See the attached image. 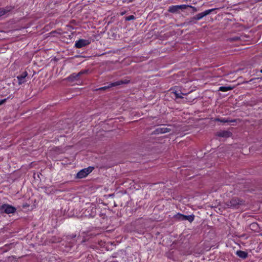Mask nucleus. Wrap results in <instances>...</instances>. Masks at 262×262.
I'll return each mask as SVG.
<instances>
[{
    "label": "nucleus",
    "mask_w": 262,
    "mask_h": 262,
    "mask_svg": "<svg viewBox=\"0 0 262 262\" xmlns=\"http://www.w3.org/2000/svg\"><path fill=\"white\" fill-rule=\"evenodd\" d=\"M86 73V71L83 70V71H81L80 72H79L78 73H73V74H71L69 76H68L67 79L69 81L73 82L75 80H77L79 79V77L81 75L85 74Z\"/></svg>",
    "instance_id": "obj_7"
},
{
    "label": "nucleus",
    "mask_w": 262,
    "mask_h": 262,
    "mask_svg": "<svg viewBox=\"0 0 262 262\" xmlns=\"http://www.w3.org/2000/svg\"><path fill=\"white\" fill-rule=\"evenodd\" d=\"M188 7V5H174L171 6L169 7L168 11L171 13H177L180 10L185 9L186 8Z\"/></svg>",
    "instance_id": "obj_8"
},
{
    "label": "nucleus",
    "mask_w": 262,
    "mask_h": 262,
    "mask_svg": "<svg viewBox=\"0 0 262 262\" xmlns=\"http://www.w3.org/2000/svg\"><path fill=\"white\" fill-rule=\"evenodd\" d=\"M215 9H211L206 10L205 11L198 13L195 16H193L192 19L195 20H199L203 18L204 16L209 14L212 12H213Z\"/></svg>",
    "instance_id": "obj_6"
},
{
    "label": "nucleus",
    "mask_w": 262,
    "mask_h": 262,
    "mask_svg": "<svg viewBox=\"0 0 262 262\" xmlns=\"http://www.w3.org/2000/svg\"><path fill=\"white\" fill-rule=\"evenodd\" d=\"M215 121L217 122H220L222 123H229V122H235V120H229L227 118H216L215 119Z\"/></svg>",
    "instance_id": "obj_14"
},
{
    "label": "nucleus",
    "mask_w": 262,
    "mask_h": 262,
    "mask_svg": "<svg viewBox=\"0 0 262 262\" xmlns=\"http://www.w3.org/2000/svg\"><path fill=\"white\" fill-rule=\"evenodd\" d=\"M240 39V37H238V36H235V37H231L229 39V40L230 41H237V40H238Z\"/></svg>",
    "instance_id": "obj_21"
},
{
    "label": "nucleus",
    "mask_w": 262,
    "mask_h": 262,
    "mask_svg": "<svg viewBox=\"0 0 262 262\" xmlns=\"http://www.w3.org/2000/svg\"><path fill=\"white\" fill-rule=\"evenodd\" d=\"M6 100H7V99L0 100V105L4 104L6 101Z\"/></svg>",
    "instance_id": "obj_23"
},
{
    "label": "nucleus",
    "mask_w": 262,
    "mask_h": 262,
    "mask_svg": "<svg viewBox=\"0 0 262 262\" xmlns=\"http://www.w3.org/2000/svg\"><path fill=\"white\" fill-rule=\"evenodd\" d=\"M170 129L167 127H158L154 131V134L155 135L164 134L169 132Z\"/></svg>",
    "instance_id": "obj_11"
},
{
    "label": "nucleus",
    "mask_w": 262,
    "mask_h": 262,
    "mask_svg": "<svg viewBox=\"0 0 262 262\" xmlns=\"http://www.w3.org/2000/svg\"><path fill=\"white\" fill-rule=\"evenodd\" d=\"M216 135L220 137L228 138L231 136L232 133L227 130H221L217 132Z\"/></svg>",
    "instance_id": "obj_12"
},
{
    "label": "nucleus",
    "mask_w": 262,
    "mask_h": 262,
    "mask_svg": "<svg viewBox=\"0 0 262 262\" xmlns=\"http://www.w3.org/2000/svg\"><path fill=\"white\" fill-rule=\"evenodd\" d=\"M16 211V208L15 207L8 204H4L0 206V211L1 213H5L9 214L14 213Z\"/></svg>",
    "instance_id": "obj_2"
},
{
    "label": "nucleus",
    "mask_w": 262,
    "mask_h": 262,
    "mask_svg": "<svg viewBox=\"0 0 262 262\" xmlns=\"http://www.w3.org/2000/svg\"><path fill=\"white\" fill-rule=\"evenodd\" d=\"M83 214L86 217L89 218L94 217L96 215V207L95 205H91L88 207L86 209L83 211Z\"/></svg>",
    "instance_id": "obj_3"
},
{
    "label": "nucleus",
    "mask_w": 262,
    "mask_h": 262,
    "mask_svg": "<svg viewBox=\"0 0 262 262\" xmlns=\"http://www.w3.org/2000/svg\"><path fill=\"white\" fill-rule=\"evenodd\" d=\"M194 219V216L193 215H186L185 221L187 220L190 223H191L193 221Z\"/></svg>",
    "instance_id": "obj_19"
},
{
    "label": "nucleus",
    "mask_w": 262,
    "mask_h": 262,
    "mask_svg": "<svg viewBox=\"0 0 262 262\" xmlns=\"http://www.w3.org/2000/svg\"><path fill=\"white\" fill-rule=\"evenodd\" d=\"M133 1V0H128L129 3L132 2Z\"/></svg>",
    "instance_id": "obj_25"
},
{
    "label": "nucleus",
    "mask_w": 262,
    "mask_h": 262,
    "mask_svg": "<svg viewBox=\"0 0 262 262\" xmlns=\"http://www.w3.org/2000/svg\"><path fill=\"white\" fill-rule=\"evenodd\" d=\"M236 255L238 257H239L243 259H245L248 257V253L246 251H242V250H237L236 252Z\"/></svg>",
    "instance_id": "obj_13"
},
{
    "label": "nucleus",
    "mask_w": 262,
    "mask_h": 262,
    "mask_svg": "<svg viewBox=\"0 0 262 262\" xmlns=\"http://www.w3.org/2000/svg\"><path fill=\"white\" fill-rule=\"evenodd\" d=\"M136 19V17L134 15H129V16H126L125 17V20L126 21H130V20H134Z\"/></svg>",
    "instance_id": "obj_20"
},
{
    "label": "nucleus",
    "mask_w": 262,
    "mask_h": 262,
    "mask_svg": "<svg viewBox=\"0 0 262 262\" xmlns=\"http://www.w3.org/2000/svg\"><path fill=\"white\" fill-rule=\"evenodd\" d=\"M27 76V72L24 71L21 74L17 76V79H18V83L19 85H21L26 81L25 78Z\"/></svg>",
    "instance_id": "obj_10"
},
{
    "label": "nucleus",
    "mask_w": 262,
    "mask_h": 262,
    "mask_svg": "<svg viewBox=\"0 0 262 262\" xmlns=\"http://www.w3.org/2000/svg\"><path fill=\"white\" fill-rule=\"evenodd\" d=\"M260 72L262 73V69L260 70Z\"/></svg>",
    "instance_id": "obj_26"
},
{
    "label": "nucleus",
    "mask_w": 262,
    "mask_h": 262,
    "mask_svg": "<svg viewBox=\"0 0 262 262\" xmlns=\"http://www.w3.org/2000/svg\"><path fill=\"white\" fill-rule=\"evenodd\" d=\"M94 169L93 167L90 166L86 168H84L80 170L77 173V178L82 179L86 177L90 173H91Z\"/></svg>",
    "instance_id": "obj_4"
},
{
    "label": "nucleus",
    "mask_w": 262,
    "mask_h": 262,
    "mask_svg": "<svg viewBox=\"0 0 262 262\" xmlns=\"http://www.w3.org/2000/svg\"><path fill=\"white\" fill-rule=\"evenodd\" d=\"M174 93V94L176 95V98H182L183 96H182V95H186L187 94L186 93H181V92L179 93L177 90L175 91Z\"/></svg>",
    "instance_id": "obj_18"
},
{
    "label": "nucleus",
    "mask_w": 262,
    "mask_h": 262,
    "mask_svg": "<svg viewBox=\"0 0 262 262\" xmlns=\"http://www.w3.org/2000/svg\"><path fill=\"white\" fill-rule=\"evenodd\" d=\"M90 43L91 42L89 40L80 39L75 42V47L80 49L89 45Z\"/></svg>",
    "instance_id": "obj_9"
},
{
    "label": "nucleus",
    "mask_w": 262,
    "mask_h": 262,
    "mask_svg": "<svg viewBox=\"0 0 262 262\" xmlns=\"http://www.w3.org/2000/svg\"><path fill=\"white\" fill-rule=\"evenodd\" d=\"M233 89L232 86H220L219 89V91H222V92H227L228 91L232 90Z\"/></svg>",
    "instance_id": "obj_16"
},
{
    "label": "nucleus",
    "mask_w": 262,
    "mask_h": 262,
    "mask_svg": "<svg viewBox=\"0 0 262 262\" xmlns=\"http://www.w3.org/2000/svg\"><path fill=\"white\" fill-rule=\"evenodd\" d=\"M257 226L258 225L255 223H253L250 225V227L252 228H256Z\"/></svg>",
    "instance_id": "obj_22"
},
{
    "label": "nucleus",
    "mask_w": 262,
    "mask_h": 262,
    "mask_svg": "<svg viewBox=\"0 0 262 262\" xmlns=\"http://www.w3.org/2000/svg\"><path fill=\"white\" fill-rule=\"evenodd\" d=\"M125 13V12H122L121 13V15H124Z\"/></svg>",
    "instance_id": "obj_24"
},
{
    "label": "nucleus",
    "mask_w": 262,
    "mask_h": 262,
    "mask_svg": "<svg viewBox=\"0 0 262 262\" xmlns=\"http://www.w3.org/2000/svg\"><path fill=\"white\" fill-rule=\"evenodd\" d=\"M176 219L180 221H185L186 215L182 214L181 213H178L176 216Z\"/></svg>",
    "instance_id": "obj_17"
},
{
    "label": "nucleus",
    "mask_w": 262,
    "mask_h": 262,
    "mask_svg": "<svg viewBox=\"0 0 262 262\" xmlns=\"http://www.w3.org/2000/svg\"><path fill=\"white\" fill-rule=\"evenodd\" d=\"M244 204V201L238 198H233L227 204L228 206L233 208H237L239 205Z\"/></svg>",
    "instance_id": "obj_5"
},
{
    "label": "nucleus",
    "mask_w": 262,
    "mask_h": 262,
    "mask_svg": "<svg viewBox=\"0 0 262 262\" xmlns=\"http://www.w3.org/2000/svg\"><path fill=\"white\" fill-rule=\"evenodd\" d=\"M10 10H11V9L8 7H6L5 8H0V17L4 15L7 13L10 12Z\"/></svg>",
    "instance_id": "obj_15"
},
{
    "label": "nucleus",
    "mask_w": 262,
    "mask_h": 262,
    "mask_svg": "<svg viewBox=\"0 0 262 262\" xmlns=\"http://www.w3.org/2000/svg\"><path fill=\"white\" fill-rule=\"evenodd\" d=\"M129 80H127V79L119 80V81H116V82H114L110 83L107 86H104L101 87V88H99L98 89H97L96 90V91H105L107 89H110V88H111L112 87L120 85H122L123 84H127V83H129Z\"/></svg>",
    "instance_id": "obj_1"
}]
</instances>
